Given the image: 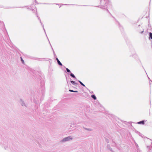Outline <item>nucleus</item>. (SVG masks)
I'll list each match as a JSON object with an SVG mask.
<instances>
[{
    "mask_svg": "<svg viewBox=\"0 0 152 152\" xmlns=\"http://www.w3.org/2000/svg\"><path fill=\"white\" fill-rule=\"evenodd\" d=\"M144 123L145 122L144 121H142L138 122L137 123V124H144Z\"/></svg>",
    "mask_w": 152,
    "mask_h": 152,
    "instance_id": "20e7f679",
    "label": "nucleus"
},
{
    "mask_svg": "<svg viewBox=\"0 0 152 152\" xmlns=\"http://www.w3.org/2000/svg\"><path fill=\"white\" fill-rule=\"evenodd\" d=\"M44 29V31H45V30Z\"/></svg>",
    "mask_w": 152,
    "mask_h": 152,
    "instance_id": "aec40b11",
    "label": "nucleus"
},
{
    "mask_svg": "<svg viewBox=\"0 0 152 152\" xmlns=\"http://www.w3.org/2000/svg\"><path fill=\"white\" fill-rule=\"evenodd\" d=\"M19 103L23 106L27 107L25 102L22 99H20L19 100Z\"/></svg>",
    "mask_w": 152,
    "mask_h": 152,
    "instance_id": "f03ea898",
    "label": "nucleus"
},
{
    "mask_svg": "<svg viewBox=\"0 0 152 152\" xmlns=\"http://www.w3.org/2000/svg\"><path fill=\"white\" fill-rule=\"evenodd\" d=\"M72 137L71 136H68L64 138L61 140V142H65L68 141H70L72 139Z\"/></svg>",
    "mask_w": 152,
    "mask_h": 152,
    "instance_id": "f257e3e1",
    "label": "nucleus"
},
{
    "mask_svg": "<svg viewBox=\"0 0 152 152\" xmlns=\"http://www.w3.org/2000/svg\"><path fill=\"white\" fill-rule=\"evenodd\" d=\"M21 61H22V62L23 63L24 62V61L22 59V58L21 57Z\"/></svg>",
    "mask_w": 152,
    "mask_h": 152,
    "instance_id": "ddd939ff",
    "label": "nucleus"
},
{
    "mask_svg": "<svg viewBox=\"0 0 152 152\" xmlns=\"http://www.w3.org/2000/svg\"><path fill=\"white\" fill-rule=\"evenodd\" d=\"M91 97L92 98H93L95 100L96 99V98L95 96L94 95H93L91 96Z\"/></svg>",
    "mask_w": 152,
    "mask_h": 152,
    "instance_id": "423d86ee",
    "label": "nucleus"
},
{
    "mask_svg": "<svg viewBox=\"0 0 152 152\" xmlns=\"http://www.w3.org/2000/svg\"><path fill=\"white\" fill-rule=\"evenodd\" d=\"M78 92V91H73V92H76L77 93Z\"/></svg>",
    "mask_w": 152,
    "mask_h": 152,
    "instance_id": "2eb2a0df",
    "label": "nucleus"
},
{
    "mask_svg": "<svg viewBox=\"0 0 152 152\" xmlns=\"http://www.w3.org/2000/svg\"><path fill=\"white\" fill-rule=\"evenodd\" d=\"M151 143L152 144V143Z\"/></svg>",
    "mask_w": 152,
    "mask_h": 152,
    "instance_id": "412c9836",
    "label": "nucleus"
},
{
    "mask_svg": "<svg viewBox=\"0 0 152 152\" xmlns=\"http://www.w3.org/2000/svg\"><path fill=\"white\" fill-rule=\"evenodd\" d=\"M106 3H105V5H106V6H107V5H106Z\"/></svg>",
    "mask_w": 152,
    "mask_h": 152,
    "instance_id": "6ab92c4d",
    "label": "nucleus"
},
{
    "mask_svg": "<svg viewBox=\"0 0 152 152\" xmlns=\"http://www.w3.org/2000/svg\"><path fill=\"white\" fill-rule=\"evenodd\" d=\"M149 39H152V33L150 32L149 33Z\"/></svg>",
    "mask_w": 152,
    "mask_h": 152,
    "instance_id": "39448f33",
    "label": "nucleus"
},
{
    "mask_svg": "<svg viewBox=\"0 0 152 152\" xmlns=\"http://www.w3.org/2000/svg\"><path fill=\"white\" fill-rule=\"evenodd\" d=\"M56 60L57 61V63H58V64L59 65H60L61 66H62V64L60 62V61H59V60H58V58H56Z\"/></svg>",
    "mask_w": 152,
    "mask_h": 152,
    "instance_id": "7ed1b4c3",
    "label": "nucleus"
},
{
    "mask_svg": "<svg viewBox=\"0 0 152 152\" xmlns=\"http://www.w3.org/2000/svg\"><path fill=\"white\" fill-rule=\"evenodd\" d=\"M66 71L68 72H71L70 71L68 68H66Z\"/></svg>",
    "mask_w": 152,
    "mask_h": 152,
    "instance_id": "9b49d317",
    "label": "nucleus"
},
{
    "mask_svg": "<svg viewBox=\"0 0 152 152\" xmlns=\"http://www.w3.org/2000/svg\"><path fill=\"white\" fill-rule=\"evenodd\" d=\"M84 129L85 130L89 131H91L92 130L91 129H88L86 128H84Z\"/></svg>",
    "mask_w": 152,
    "mask_h": 152,
    "instance_id": "1a4fd4ad",
    "label": "nucleus"
},
{
    "mask_svg": "<svg viewBox=\"0 0 152 152\" xmlns=\"http://www.w3.org/2000/svg\"><path fill=\"white\" fill-rule=\"evenodd\" d=\"M143 32V31H142V32L141 33H142Z\"/></svg>",
    "mask_w": 152,
    "mask_h": 152,
    "instance_id": "a211bd4d",
    "label": "nucleus"
},
{
    "mask_svg": "<svg viewBox=\"0 0 152 152\" xmlns=\"http://www.w3.org/2000/svg\"><path fill=\"white\" fill-rule=\"evenodd\" d=\"M70 75L71 77H72L74 78H76V77H75V76L72 73H71V74H70Z\"/></svg>",
    "mask_w": 152,
    "mask_h": 152,
    "instance_id": "0eeeda50",
    "label": "nucleus"
},
{
    "mask_svg": "<svg viewBox=\"0 0 152 152\" xmlns=\"http://www.w3.org/2000/svg\"><path fill=\"white\" fill-rule=\"evenodd\" d=\"M78 81L82 86H85V85H84L81 81L80 80H79Z\"/></svg>",
    "mask_w": 152,
    "mask_h": 152,
    "instance_id": "9d476101",
    "label": "nucleus"
},
{
    "mask_svg": "<svg viewBox=\"0 0 152 152\" xmlns=\"http://www.w3.org/2000/svg\"><path fill=\"white\" fill-rule=\"evenodd\" d=\"M69 91L71 92H73V90H71V89H69Z\"/></svg>",
    "mask_w": 152,
    "mask_h": 152,
    "instance_id": "4468645a",
    "label": "nucleus"
},
{
    "mask_svg": "<svg viewBox=\"0 0 152 152\" xmlns=\"http://www.w3.org/2000/svg\"><path fill=\"white\" fill-rule=\"evenodd\" d=\"M107 148L109 149H110V146L109 145H107Z\"/></svg>",
    "mask_w": 152,
    "mask_h": 152,
    "instance_id": "f8f14e48",
    "label": "nucleus"
},
{
    "mask_svg": "<svg viewBox=\"0 0 152 152\" xmlns=\"http://www.w3.org/2000/svg\"><path fill=\"white\" fill-rule=\"evenodd\" d=\"M70 82L73 85L77 84L75 83V82L74 81L71 80Z\"/></svg>",
    "mask_w": 152,
    "mask_h": 152,
    "instance_id": "6e6552de",
    "label": "nucleus"
},
{
    "mask_svg": "<svg viewBox=\"0 0 152 152\" xmlns=\"http://www.w3.org/2000/svg\"><path fill=\"white\" fill-rule=\"evenodd\" d=\"M102 8H103V9H105V7L104 6H103V7H102Z\"/></svg>",
    "mask_w": 152,
    "mask_h": 152,
    "instance_id": "dca6fc26",
    "label": "nucleus"
},
{
    "mask_svg": "<svg viewBox=\"0 0 152 152\" xmlns=\"http://www.w3.org/2000/svg\"><path fill=\"white\" fill-rule=\"evenodd\" d=\"M110 151H112V149H110Z\"/></svg>",
    "mask_w": 152,
    "mask_h": 152,
    "instance_id": "f3484780",
    "label": "nucleus"
}]
</instances>
